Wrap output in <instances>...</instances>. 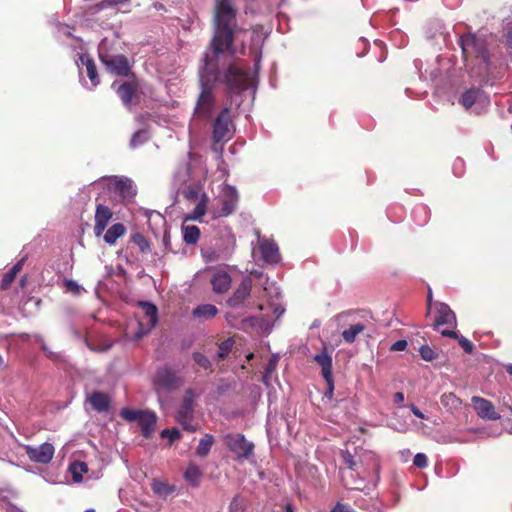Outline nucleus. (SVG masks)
I'll use <instances>...</instances> for the list:
<instances>
[{
    "label": "nucleus",
    "instance_id": "1",
    "mask_svg": "<svg viewBox=\"0 0 512 512\" xmlns=\"http://www.w3.org/2000/svg\"><path fill=\"white\" fill-rule=\"evenodd\" d=\"M236 32V9L232 0H215L213 37L199 68L201 92L194 108V119L206 121L214 114V85L224 84L230 93H238L248 87L249 74L235 64H227V59L235 54L233 41Z\"/></svg>",
    "mask_w": 512,
    "mask_h": 512
},
{
    "label": "nucleus",
    "instance_id": "2",
    "mask_svg": "<svg viewBox=\"0 0 512 512\" xmlns=\"http://www.w3.org/2000/svg\"><path fill=\"white\" fill-rule=\"evenodd\" d=\"M458 44L462 50V56L466 67L474 69V63L478 67L476 74L482 76L490 66V52L487 39L483 34L467 33L459 36Z\"/></svg>",
    "mask_w": 512,
    "mask_h": 512
},
{
    "label": "nucleus",
    "instance_id": "3",
    "mask_svg": "<svg viewBox=\"0 0 512 512\" xmlns=\"http://www.w3.org/2000/svg\"><path fill=\"white\" fill-rule=\"evenodd\" d=\"M98 56L106 70L116 76L126 77L130 73V64L126 56L115 54L111 42L104 38L98 45Z\"/></svg>",
    "mask_w": 512,
    "mask_h": 512
},
{
    "label": "nucleus",
    "instance_id": "4",
    "mask_svg": "<svg viewBox=\"0 0 512 512\" xmlns=\"http://www.w3.org/2000/svg\"><path fill=\"white\" fill-rule=\"evenodd\" d=\"M120 416L128 422H137L145 438H149L154 432L157 416L153 411L123 408Z\"/></svg>",
    "mask_w": 512,
    "mask_h": 512
},
{
    "label": "nucleus",
    "instance_id": "5",
    "mask_svg": "<svg viewBox=\"0 0 512 512\" xmlns=\"http://www.w3.org/2000/svg\"><path fill=\"white\" fill-rule=\"evenodd\" d=\"M183 382V378L167 365L159 367L153 378L157 393L176 390L183 385Z\"/></svg>",
    "mask_w": 512,
    "mask_h": 512
},
{
    "label": "nucleus",
    "instance_id": "6",
    "mask_svg": "<svg viewBox=\"0 0 512 512\" xmlns=\"http://www.w3.org/2000/svg\"><path fill=\"white\" fill-rule=\"evenodd\" d=\"M234 133L230 109L225 107L215 118L212 125V138L215 144L229 141Z\"/></svg>",
    "mask_w": 512,
    "mask_h": 512
},
{
    "label": "nucleus",
    "instance_id": "7",
    "mask_svg": "<svg viewBox=\"0 0 512 512\" xmlns=\"http://www.w3.org/2000/svg\"><path fill=\"white\" fill-rule=\"evenodd\" d=\"M195 393L192 389L186 390L182 403L177 412V421L190 432H195L197 426L192 424L194 418Z\"/></svg>",
    "mask_w": 512,
    "mask_h": 512
},
{
    "label": "nucleus",
    "instance_id": "8",
    "mask_svg": "<svg viewBox=\"0 0 512 512\" xmlns=\"http://www.w3.org/2000/svg\"><path fill=\"white\" fill-rule=\"evenodd\" d=\"M224 442L228 449L233 452L237 458L247 459L253 454L254 444L247 441L243 434H227L224 437Z\"/></svg>",
    "mask_w": 512,
    "mask_h": 512
},
{
    "label": "nucleus",
    "instance_id": "9",
    "mask_svg": "<svg viewBox=\"0 0 512 512\" xmlns=\"http://www.w3.org/2000/svg\"><path fill=\"white\" fill-rule=\"evenodd\" d=\"M143 312V318L139 320V331L136 333L137 338L143 337L155 327L158 320L157 307L150 302H140Z\"/></svg>",
    "mask_w": 512,
    "mask_h": 512
},
{
    "label": "nucleus",
    "instance_id": "10",
    "mask_svg": "<svg viewBox=\"0 0 512 512\" xmlns=\"http://www.w3.org/2000/svg\"><path fill=\"white\" fill-rule=\"evenodd\" d=\"M460 103L466 110L473 109L475 113H480L489 104V99L480 89L472 88L463 93Z\"/></svg>",
    "mask_w": 512,
    "mask_h": 512
},
{
    "label": "nucleus",
    "instance_id": "11",
    "mask_svg": "<svg viewBox=\"0 0 512 512\" xmlns=\"http://www.w3.org/2000/svg\"><path fill=\"white\" fill-rule=\"evenodd\" d=\"M27 456L33 462L48 464L54 456L55 449L51 443L45 442L39 446L25 445Z\"/></svg>",
    "mask_w": 512,
    "mask_h": 512
},
{
    "label": "nucleus",
    "instance_id": "12",
    "mask_svg": "<svg viewBox=\"0 0 512 512\" xmlns=\"http://www.w3.org/2000/svg\"><path fill=\"white\" fill-rule=\"evenodd\" d=\"M221 203L220 216H228L235 211L238 204V193L234 186L224 185L221 190Z\"/></svg>",
    "mask_w": 512,
    "mask_h": 512
},
{
    "label": "nucleus",
    "instance_id": "13",
    "mask_svg": "<svg viewBox=\"0 0 512 512\" xmlns=\"http://www.w3.org/2000/svg\"><path fill=\"white\" fill-rule=\"evenodd\" d=\"M471 400L474 405V409L479 417L488 420L500 419V414L496 412L494 405L487 399L478 396H473Z\"/></svg>",
    "mask_w": 512,
    "mask_h": 512
},
{
    "label": "nucleus",
    "instance_id": "14",
    "mask_svg": "<svg viewBox=\"0 0 512 512\" xmlns=\"http://www.w3.org/2000/svg\"><path fill=\"white\" fill-rule=\"evenodd\" d=\"M100 182L106 185L109 189L120 193L123 197L129 196L132 193V181L125 177L109 176L100 179Z\"/></svg>",
    "mask_w": 512,
    "mask_h": 512
},
{
    "label": "nucleus",
    "instance_id": "15",
    "mask_svg": "<svg viewBox=\"0 0 512 512\" xmlns=\"http://www.w3.org/2000/svg\"><path fill=\"white\" fill-rule=\"evenodd\" d=\"M258 244L261 257L266 263L274 264L279 261L280 255L276 243L268 239L261 238L258 235Z\"/></svg>",
    "mask_w": 512,
    "mask_h": 512
},
{
    "label": "nucleus",
    "instance_id": "16",
    "mask_svg": "<svg viewBox=\"0 0 512 512\" xmlns=\"http://www.w3.org/2000/svg\"><path fill=\"white\" fill-rule=\"evenodd\" d=\"M112 218L111 210L103 205L98 204L95 212L94 232L96 236H100L106 229L108 222Z\"/></svg>",
    "mask_w": 512,
    "mask_h": 512
},
{
    "label": "nucleus",
    "instance_id": "17",
    "mask_svg": "<svg viewBox=\"0 0 512 512\" xmlns=\"http://www.w3.org/2000/svg\"><path fill=\"white\" fill-rule=\"evenodd\" d=\"M441 325L456 326V315L445 303H437V315L435 318L434 329Z\"/></svg>",
    "mask_w": 512,
    "mask_h": 512
},
{
    "label": "nucleus",
    "instance_id": "18",
    "mask_svg": "<svg viewBox=\"0 0 512 512\" xmlns=\"http://www.w3.org/2000/svg\"><path fill=\"white\" fill-rule=\"evenodd\" d=\"M76 64L78 67L80 65L85 66L86 74L91 81V87L89 89L95 88L100 83V80L94 60L88 54H81Z\"/></svg>",
    "mask_w": 512,
    "mask_h": 512
},
{
    "label": "nucleus",
    "instance_id": "19",
    "mask_svg": "<svg viewBox=\"0 0 512 512\" xmlns=\"http://www.w3.org/2000/svg\"><path fill=\"white\" fill-rule=\"evenodd\" d=\"M252 280L249 277L243 278L234 294L228 299L230 306H239L251 293Z\"/></svg>",
    "mask_w": 512,
    "mask_h": 512
},
{
    "label": "nucleus",
    "instance_id": "20",
    "mask_svg": "<svg viewBox=\"0 0 512 512\" xmlns=\"http://www.w3.org/2000/svg\"><path fill=\"white\" fill-rule=\"evenodd\" d=\"M210 282L215 293L223 294L229 290L232 279L228 272L217 270Z\"/></svg>",
    "mask_w": 512,
    "mask_h": 512
},
{
    "label": "nucleus",
    "instance_id": "21",
    "mask_svg": "<svg viewBox=\"0 0 512 512\" xmlns=\"http://www.w3.org/2000/svg\"><path fill=\"white\" fill-rule=\"evenodd\" d=\"M87 401L90 403L92 408L99 413L107 412L111 403L109 396L106 393L100 391L92 392L87 397Z\"/></svg>",
    "mask_w": 512,
    "mask_h": 512
},
{
    "label": "nucleus",
    "instance_id": "22",
    "mask_svg": "<svg viewBox=\"0 0 512 512\" xmlns=\"http://www.w3.org/2000/svg\"><path fill=\"white\" fill-rule=\"evenodd\" d=\"M314 360L321 366V372L324 379H328L332 376V358L326 350L316 354L314 356Z\"/></svg>",
    "mask_w": 512,
    "mask_h": 512
},
{
    "label": "nucleus",
    "instance_id": "23",
    "mask_svg": "<svg viewBox=\"0 0 512 512\" xmlns=\"http://www.w3.org/2000/svg\"><path fill=\"white\" fill-rule=\"evenodd\" d=\"M201 254L206 262H215L227 259L230 252L228 250H219L214 247H205L202 248Z\"/></svg>",
    "mask_w": 512,
    "mask_h": 512
},
{
    "label": "nucleus",
    "instance_id": "24",
    "mask_svg": "<svg viewBox=\"0 0 512 512\" xmlns=\"http://www.w3.org/2000/svg\"><path fill=\"white\" fill-rule=\"evenodd\" d=\"M116 93L123 104L129 107L135 94V87L131 83L124 82L117 88Z\"/></svg>",
    "mask_w": 512,
    "mask_h": 512
},
{
    "label": "nucleus",
    "instance_id": "25",
    "mask_svg": "<svg viewBox=\"0 0 512 512\" xmlns=\"http://www.w3.org/2000/svg\"><path fill=\"white\" fill-rule=\"evenodd\" d=\"M207 203L208 197L206 196V194H202L193 211L185 216V221L200 220L206 214Z\"/></svg>",
    "mask_w": 512,
    "mask_h": 512
},
{
    "label": "nucleus",
    "instance_id": "26",
    "mask_svg": "<svg viewBox=\"0 0 512 512\" xmlns=\"http://www.w3.org/2000/svg\"><path fill=\"white\" fill-rule=\"evenodd\" d=\"M126 228L121 223L113 224L105 233L104 241L107 244L113 245L116 241L125 234Z\"/></svg>",
    "mask_w": 512,
    "mask_h": 512
},
{
    "label": "nucleus",
    "instance_id": "27",
    "mask_svg": "<svg viewBox=\"0 0 512 512\" xmlns=\"http://www.w3.org/2000/svg\"><path fill=\"white\" fill-rule=\"evenodd\" d=\"M441 335L444 337H451L457 339L459 345L463 348V350L466 353L471 354L473 352L474 346L472 342L465 338L464 336L459 335L457 332L444 329L441 331Z\"/></svg>",
    "mask_w": 512,
    "mask_h": 512
},
{
    "label": "nucleus",
    "instance_id": "28",
    "mask_svg": "<svg viewBox=\"0 0 512 512\" xmlns=\"http://www.w3.org/2000/svg\"><path fill=\"white\" fill-rule=\"evenodd\" d=\"M25 260H26V257H23L7 273L4 274V276L2 278V282H1L2 289H7L11 285V283L14 281L16 275L22 269Z\"/></svg>",
    "mask_w": 512,
    "mask_h": 512
},
{
    "label": "nucleus",
    "instance_id": "29",
    "mask_svg": "<svg viewBox=\"0 0 512 512\" xmlns=\"http://www.w3.org/2000/svg\"><path fill=\"white\" fill-rule=\"evenodd\" d=\"M183 240L188 245H194L200 237V229L195 225H187L182 227Z\"/></svg>",
    "mask_w": 512,
    "mask_h": 512
},
{
    "label": "nucleus",
    "instance_id": "30",
    "mask_svg": "<svg viewBox=\"0 0 512 512\" xmlns=\"http://www.w3.org/2000/svg\"><path fill=\"white\" fill-rule=\"evenodd\" d=\"M69 471L72 474L73 481L79 483L83 479V474L87 473L88 466L85 462L75 461L70 464Z\"/></svg>",
    "mask_w": 512,
    "mask_h": 512
},
{
    "label": "nucleus",
    "instance_id": "31",
    "mask_svg": "<svg viewBox=\"0 0 512 512\" xmlns=\"http://www.w3.org/2000/svg\"><path fill=\"white\" fill-rule=\"evenodd\" d=\"M213 443H214V436L211 434H206L199 441V444L196 448V455L199 457H206L209 454Z\"/></svg>",
    "mask_w": 512,
    "mask_h": 512
},
{
    "label": "nucleus",
    "instance_id": "32",
    "mask_svg": "<svg viewBox=\"0 0 512 512\" xmlns=\"http://www.w3.org/2000/svg\"><path fill=\"white\" fill-rule=\"evenodd\" d=\"M218 313V309L212 304H202L193 310V315L198 318H212Z\"/></svg>",
    "mask_w": 512,
    "mask_h": 512
},
{
    "label": "nucleus",
    "instance_id": "33",
    "mask_svg": "<svg viewBox=\"0 0 512 512\" xmlns=\"http://www.w3.org/2000/svg\"><path fill=\"white\" fill-rule=\"evenodd\" d=\"M365 330V326L361 323L351 325L348 329L342 332V337L346 343H353L356 337Z\"/></svg>",
    "mask_w": 512,
    "mask_h": 512
},
{
    "label": "nucleus",
    "instance_id": "34",
    "mask_svg": "<svg viewBox=\"0 0 512 512\" xmlns=\"http://www.w3.org/2000/svg\"><path fill=\"white\" fill-rule=\"evenodd\" d=\"M152 490L160 497H167L175 491V487L170 486L161 480H154L152 483Z\"/></svg>",
    "mask_w": 512,
    "mask_h": 512
},
{
    "label": "nucleus",
    "instance_id": "35",
    "mask_svg": "<svg viewBox=\"0 0 512 512\" xmlns=\"http://www.w3.org/2000/svg\"><path fill=\"white\" fill-rule=\"evenodd\" d=\"M131 242L139 248L141 253L146 254L151 251L150 242L143 234L139 232L131 235Z\"/></svg>",
    "mask_w": 512,
    "mask_h": 512
},
{
    "label": "nucleus",
    "instance_id": "36",
    "mask_svg": "<svg viewBox=\"0 0 512 512\" xmlns=\"http://www.w3.org/2000/svg\"><path fill=\"white\" fill-rule=\"evenodd\" d=\"M185 479L194 486H198L201 477V470L198 466L190 464L184 473Z\"/></svg>",
    "mask_w": 512,
    "mask_h": 512
},
{
    "label": "nucleus",
    "instance_id": "37",
    "mask_svg": "<svg viewBox=\"0 0 512 512\" xmlns=\"http://www.w3.org/2000/svg\"><path fill=\"white\" fill-rule=\"evenodd\" d=\"M233 345L234 340L232 338H227L226 340L222 341L218 346V351L216 354L217 361L224 360L231 352Z\"/></svg>",
    "mask_w": 512,
    "mask_h": 512
},
{
    "label": "nucleus",
    "instance_id": "38",
    "mask_svg": "<svg viewBox=\"0 0 512 512\" xmlns=\"http://www.w3.org/2000/svg\"><path fill=\"white\" fill-rule=\"evenodd\" d=\"M413 217L418 225H424L427 223L429 213L424 205H418L413 209Z\"/></svg>",
    "mask_w": 512,
    "mask_h": 512
},
{
    "label": "nucleus",
    "instance_id": "39",
    "mask_svg": "<svg viewBox=\"0 0 512 512\" xmlns=\"http://www.w3.org/2000/svg\"><path fill=\"white\" fill-rule=\"evenodd\" d=\"M202 194H205L202 192L201 187L196 185H190L187 188L184 189L183 195L184 197L189 201H199Z\"/></svg>",
    "mask_w": 512,
    "mask_h": 512
},
{
    "label": "nucleus",
    "instance_id": "40",
    "mask_svg": "<svg viewBox=\"0 0 512 512\" xmlns=\"http://www.w3.org/2000/svg\"><path fill=\"white\" fill-rule=\"evenodd\" d=\"M441 404L446 408H457L461 401L458 397H456L453 393H444L440 398Z\"/></svg>",
    "mask_w": 512,
    "mask_h": 512
},
{
    "label": "nucleus",
    "instance_id": "41",
    "mask_svg": "<svg viewBox=\"0 0 512 512\" xmlns=\"http://www.w3.org/2000/svg\"><path fill=\"white\" fill-rule=\"evenodd\" d=\"M148 139H149V134L146 130H144V129L138 130L137 132H135L132 135V138L130 140V146L132 148H135V147L140 146V145L144 144L145 142H147Z\"/></svg>",
    "mask_w": 512,
    "mask_h": 512
},
{
    "label": "nucleus",
    "instance_id": "42",
    "mask_svg": "<svg viewBox=\"0 0 512 512\" xmlns=\"http://www.w3.org/2000/svg\"><path fill=\"white\" fill-rule=\"evenodd\" d=\"M192 358L194 360V362L200 366L201 368L205 369V370H208L211 368L212 366V363L211 361L208 359V357H206L204 354L200 353V352H194L192 354Z\"/></svg>",
    "mask_w": 512,
    "mask_h": 512
},
{
    "label": "nucleus",
    "instance_id": "43",
    "mask_svg": "<svg viewBox=\"0 0 512 512\" xmlns=\"http://www.w3.org/2000/svg\"><path fill=\"white\" fill-rule=\"evenodd\" d=\"M420 356L425 361H433L438 357L437 352L428 345H422L419 349Z\"/></svg>",
    "mask_w": 512,
    "mask_h": 512
},
{
    "label": "nucleus",
    "instance_id": "44",
    "mask_svg": "<svg viewBox=\"0 0 512 512\" xmlns=\"http://www.w3.org/2000/svg\"><path fill=\"white\" fill-rule=\"evenodd\" d=\"M244 508H245L244 499L239 496H235L230 503L229 511L230 512H244Z\"/></svg>",
    "mask_w": 512,
    "mask_h": 512
},
{
    "label": "nucleus",
    "instance_id": "45",
    "mask_svg": "<svg viewBox=\"0 0 512 512\" xmlns=\"http://www.w3.org/2000/svg\"><path fill=\"white\" fill-rule=\"evenodd\" d=\"M161 437L168 438L170 442H173L181 437V433L177 428L164 429L161 432Z\"/></svg>",
    "mask_w": 512,
    "mask_h": 512
},
{
    "label": "nucleus",
    "instance_id": "46",
    "mask_svg": "<svg viewBox=\"0 0 512 512\" xmlns=\"http://www.w3.org/2000/svg\"><path fill=\"white\" fill-rule=\"evenodd\" d=\"M64 286L66 287V289L69 292H71L75 295H79L81 293V291L83 290L82 287L76 281H74L72 279L65 280Z\"/></svg>",
    "mask_w": 512,
    "mask_h": 512
},
{
    "label": "nucleus",
    "instance_id": "47",
    "mask_svg": "<svg viewBox=\"0 0 512 512\" xmlns=\"http://www.w3.org/2000/svg\"><path fill=\"white\" fill-rule=\"evenodd\" d=\"M413 464L416 467H418L420 469H423V468H425L428 465V458H427V456L424 453H417L414 456Z\"/></svg>",
    "mask_w": 512,
    "mask_h": 512
},
{
    "label": "nucleus",
    "instance_id": "48",
    "mask_svg": "<svg viewBox=\"0 0 512 512\" xmlns=\"http://www.w3.org/2000/svg\"><path fill=\"white\" fill-rule=\"evenodd\" d=\"M277 361L278 359L276 357H273L269 360V362L266 364V367H265V374L263 376V382L265 384H267V378H268V375H270L275 369H276V365H277Z\"/></svg>",
    "mask_w": 512,
    "mask_h": 512
},
{
    "label": "nucleus",
    "instance_id": "49",
    "mask_svg": "<svg viewBox=\"0 0 512 512\" xmlns=\"http://www.w3.org/2000/svg\"><path fill=\"white\" fill-rule=\"evenodd\" d=\"M35 340L40 343L41 345V349L43 350V352L51 359H54L55 358V354L49 350L48 346L45 344V342L43 341V338L40 336V335H35Z\"/></svg>",
    "mask_w": 512,
    "mask_h": 512
},
{
    "label": "nucleus",
    "instance_id": "50",
    "mask_svg": "<svg viewBox=\"0 0 512 512\" xmlns=\"http://www.w3.org/2000/svg\"><path fill=\"white\" fill-rule=\"evenodd\" d=\"M344 463L347 465L348 468L354 469L356 466L355 459L353 455L349 452H346L343 454Z\"/></svg>",
    "mask_w": 512,
    "mask_h": 512
},
{
    "label": "nucleus",
    "instance_id": "51",
    "mask_svg": "<svg viewBox=\"0 0 512 512\" xmlns=\"http://www.w3.org/2000/svg\"><path fill=\"white\" fill-rule=\"evenodd\" d=\"M407 345H408V343L406 340H398L392 344L390 350L391 351H404L407 348Z\"/></svg>",
    "mask_w": 512,
    "mask_h": 512
},
{
    "label": "nucleus",
    "instance_id": "52",
    "mask_svg": "<svg viewBox=\"0 0 512 512\" xmlns=\"http://www.w3.org/2000/svg\"><path fill=\"white\" fill-rule=\"evenodd\" d=\"M259 321L257 317H248L241 322V329H245L246 327H255L256 323Z\"/></svg>",
    "mask_w": 512,
    "mask_h": 512
},
{
    "label": "nucleus",
    "instance_id": "53",
    "mask_svg": "<svg viewBox=\"0 0 512 512\" xmlns=\"http://www.w3.org/2000/svg\"><path fill=\"white\" fill-rule=\"evenodd\" d=\"M325 381L327 384V391L325 392V396L330 399L332 397L333 391H334L333 376H330L328 379H325Z\"/></svg>",
    "mask_w": 512,
    "mask_h": 512
},
{
    "label": "nucleus",
    "instance_id": "54",
    "mask_svg": "<svg viewBox=\"0 0 512 512\" xmlns=\"http://www.w3.org/2000/svg\"><path fill=\"white\" fill-rule=\"evenodd\" d=\"M463 166H464L463 160L462 159H457L454 162V165H453V169H454L455 174L460 175L461 172H462Z\"/></svg>",
    "mask_w": 512,
    "mask_h": 512
},
{
    "label": "nucleus",
    "instance_id": "55",
    "mask_svg": "<svg viewBox=\"0 0 512 512\" xmlns=\"http://www.w3.org/2000/svg\"><path fill=\"white\" fill-rule=\"evenodd\" d=\"M409 408H410L411 412L416 417H418L420 419H425V415L422 413V411L417 406H415L414 404H411V405H409Z\"/></svg>",
    "mask_w": 512,
    "mask_h": 512
},
{
    "label": "nucleus",
    "instance_id": "56",
    "mask_svg": "<svg viewBox=\"0 0 512 512\" xmlns=\"http://www.w3.org/2000/svg\"><path fill=\"white\" fill-rule=\"evenodd\" d=\"M394 402L401 404L404 401V394L402 392H397L394 394Z\"/></svg>",
    "mask_w": 512,
    "mask_h": 512
},
{
    "label": "nucleus",
    "instance_id": "57",
    "mask_svg": "<svg viewBox=\"0 0 512 512\" xmlns=\"http://www.w3.org/2000/svg\"><path fill=\"white\" fill-rule=\"evenodd\" d=\"M285 309L281 307L280 305H276L274 307V314L277 315V317H280L284 313Z\"/></svg>",
    "mask_w": 512,
    "mask_h": 512
},
{
    "label": "nucleus",
    "instance_id": "58",
    "mask_svg": "<svg viewBox=\"0 0 512 512\" xmlns=\"http://www.w3.org/2000/svg\"><path fill=\"white\" fill-rule=\"evenodd\" d=\"M271 290H274V291H275V293H276L277 295L279 294V292L277 291V288H276V287H274V285H271V286H265V287H264V291H265V292H267V293H268V292L270 293V291H271Z\"/></svg>",
    "mask_w": 512,
    "mask_h": 512
},
{
    "label": "nucleus",
    "instance_id": "59",
    "mask_svg": "<svg viewBox=\"0 0 512 512\" xmlns=\"http://www.w3.org/2000/svg\"><path fill=\"white\" fill-rule=\"evenodd\" d=\"M59 31L62 32L63 34L67 35V36H70V32L67 30V27L62 25L59 27Z\"/></svg>",
    "mask_w": 512,
    "mask_h": 512
},
{
    "label": "nucleus",
    "instance_id": "60",
    "mask_svg": "<svg viewBox=\"0 0 512 512\" xmlns=\"http://www.w3.org/2000/svg\"><path fill=\"white\" fill-rule=\"evenodd\" d=\"M285 512H294L293 506L290 503L286 504Z\"/></svg>",
    "mask_w": 512,
    "mask_h": 512
},
{
    "label": "nucleus",
    "instance_id": "61",
    "mask_svg": "<svg viewBox=\"0 0 512 512\" xmlns=\"http://www.w3.org/2000/svg\"><path fill=\"white\" fill-rule=\"evenodd\" d=\"M169 240H170L169 236H166V235H165V236L163 237V244H164V246H165V248H166V249L168 248Z\"/></svg>",
    "mask_w": 512,
    "mask_h": 512
},
{
    "label": "nucleus",
    "instance_id": "62",
    "mask_svg": "<svg viewBox=\"0 0 512 512\" xmlns=\"http://www.w3.org/2000/svg\"><path fill=\"white\" fill-rule=\"evenodd\" d=\"M427 302H428V308L430 309L431 308V302H432V293H431V291H429V293H428Z\"/></svg>",
    "mask_w": 512,
    "mask_h": 512
},
{
    "label": "nucleus",
    "instance_id": "63",
    "mask_svg": "<svg viewBox=\"0 0 512 512\" xmlns=\"http://www.w3.org/2000/svg\"><path fill=\"white\" fill-rule=\"evenodd\" d=\"M507 40H508V43H509L510 45H512V27L510 28V30H509V32H508Z\"/></svg>",
    "mask_w": 512,
    "mask_h": 512
},
{
    "label": "nucleus",
    "instance_id": "64",
    "mask_svg": "<svg viewBox=\"0 0 512 512\" xmlns=\"http://www.w3.org/2000/svg\"><path fill=\"white\" fill-rule=\"evenodd\" d=\"M507 372H508L510 375H512V365H509V366L507 367Z\"/></svg>",
    "mask_w": 512,
    "mask_h": 512
}]
</instances>
